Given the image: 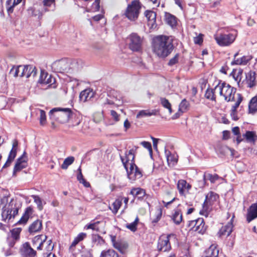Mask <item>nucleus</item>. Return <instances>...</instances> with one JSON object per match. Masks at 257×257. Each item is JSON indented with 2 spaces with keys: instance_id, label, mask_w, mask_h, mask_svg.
Returning a JSON list of instances; mask_svg holds the SVG:
<instances>
[{
  "instance_id": "1",
  "label": "nucleus",
  "mask_w": 257,
  "mask_h": 257,
  "mask_svg": "<svg viewBox=\"0 0 257 257\" xmlns=\"http://www.w3.org/2000/svg\"><path fill=\"white\" fill-rule=\"evenodd\" d=\"M173 39L166 36H158L153 40L154 52L160 57L165 58L173 51Z\"/></svg>"
},
{
  "instance_id": "2",
  "label": "nucleus",
  "mask_w": 257,
  "mask_h": 257,
  "mask_svg": "<svg viewBox=\"0 0 257 257\" xmlns=\"http://www.w3.org/2000/svg\"><path fill=\"white\" fill-rule=\"evenodd\" d=\"M134 152V150L131 149L128 152H125V158L120 156V160L127 172L128 179L133 181L140 179L142 177V171L135 163Z\"/></svg>"
},
{
  "instance_id": "3",
  "label": "nucleus",
  "mask_w": 257,
  "mask_h": 257,
  "mask_svg": "<svg viewBox=\"0 0 257 257\" xmlns=\"http://www.w3.org/2000/svg\"><path fill=\"white\" fill-rule=\"evenodd\" d=\"M71 115L72 112L68 108L55 107L49 112L50 119L61 123L67 122Z\"/></svg>"
},
{
  "instance_id": "4",
  "label": "nucleus",
  "mask_w": 257,
  "mask_h": 257,
  "mask_svg": "<svg viewBox=\"0 0 257 257\" xmlns=\"http://www.w3.org/2000/svg\"><path fill=\"white\" fill-rule=\"evenodd\" d=\"M141 9V5L139 1L134 0L127 6L124 15L130 21H135L138 18Z\"/></svg>"
},
{
  "instance_id": "5",
  "label": "nucleus",
  "mask_w": 257,
  "mask_h": 257,
  "mask_svg": "<svg viewBox=\"0 0 257 257\" xmlns=\"http://www.w3.org/2000/svg\"><path fill=\"white\" fill-rule=\"evenodd\" d=\"M19 209V208L16 204L12 203V201H11L7 206L3 208L2 213L3 220L6 221L8 219L9 221H10L18 215Z\"/></svg>"
},
{
  "instance_id": "6",
  "label": "nucleus",
  "mask_w": 257,
  "mask_h": 257,
  "mask_svg": "<svg viewBox=\"0 0 257 257\" xmlns=\"http://www.w3.org/2000/svg\"><path fill=\"white\" fill-rule=\"evenodd\" d=\"M129 48L134 52H140L142 49L143 39L138 34L132 33L127 38Z\"/></svg>"
},
{
  "instance_id": "7",
  "label": "nucleus",
  "mask_w": 257,
  "mask_h": 257,
  "mask_svg": "<svg viewBox=\"0 0 257 257\" xmlns=\"http://www.w3.org/2000/svg\"><path fill=\"white\" fill-rule=\"evenodd\" d=\"M51 69L56 73L71 72L69 62L66 59H62L54 62L51 65Z\"/></svg>"
},
{
  "instance_id": "8",
  "label": "nucleus",
  "mask_w": 257,
  "mask_h": 257,
  "mask_svg": "<svg viewBox=\"0 0 257 257\" xmlns=\"http://www.w3.org/2000/svg\"><path fill=\"white\" fill-rule=\"evenodd\" d=\"M217 198L218 195L217 194L211 191L209 192L206 196L205 200L203 204V209L200 211V214L207 216L208 214V212L210 210V207L212 205L213 202L216 200Z\"/></svg>"
},
{
  "instance_id": "9",
  "label": "nucleus",
  "mask_w": 257,
  "mask_h": 257,
  "mask_svg": "<svg viewBox=\"0 0 257 257\" xmlns=\"http://www.w3.org/2000/svg\"><path fill=\"white\" fill-rule=\"evenodd\" d=\"M214 37L217 43L220 46H229L234 42L235 39L232 34H220L215 35Z\"/></svg>"
},
{
  "instance_id": "10",
  "label": "nucleus",
  "mask_w": 257,
  "mask_h": 257,
  "mask_svg": "<svg viewBox=\"0 0 257 257\" xmlns=\"http://www.w3.org/2000/svg\"><path fill=\"white\" fill-rule=\"evenodd\" d=\"M108 96L110 99L107 98L105 103L108 104H115L117 106L121 105L123 103L122 97L120 93L115 90H111L108 93Z\"/></svg>"
},
{
  "instance_id": "11",
  "label": "nucleus",
  "mask_w": 257,
  "mask_h": 257,
  "mask_svg": "<svg viewBox=\"0 0 257 257\" xmlns=\"http://www.w3.org/2000/svg\"><path fill=\"white\" fill-rule=\"evenodd\" d=\"M172 234L161 236L158 241L157 248L160 251L167 252L171 250V246L170 242V237Z\"/></svg>"
},
{
  "instance_id": "12",
  "label": "nucleus",
  "mask_w": 257,
  "mask_h": 257,
  "mask_svg": "<svg viewBox=\"0 0 257 257\" xmlns=\"http://www.w3.org/2000/svg\"><path fill=\"white\" fill-rule=\"evenodd\" d=\"M224 89V91L223 96L224 97V99L228 102L234 101V95L236 92V88L231 87L229 84L225 83Z\"/></svg>"
},
{
  "instance_id": "13",
  "label": "nucleus",
  "mask_w": 257,
  "mask_h": 257,
  "mask_svg": "<svg viewBox=\"0 0 257 257\" xmlns=\"http://www.w3.org/2000/svg\"><path fill=\"white\" fill-rule=\"evenodd\" d=\"M20 253L22 257H34L36 254V251L34 250L28 242L24 243L20 249Z\"/></svg>"
},
{
  "instance_id": "14",
  "label": "nucleus",
  "mask_w": 257,
  "mask_h": 257,
  "mask_svg": "<svg viewBox=\"0 0 257 257\" xmlns=\"http://www.w3.org/2000/svg\"><path fill=\"white\" fill-rule=\"evenodd\" d=\"M25 153L20 158H19L16 161L13 170V176H16V173L22 170L23 169L25 168L27 166V161L24 158V156Z\"/></svg>"
},
{
  "instance_id": "15",
  "label": "nucleus",
  "mask_w": 257,
  "mask_h": 257,
  "mask_svg": "<svg viewBox=\"0 0 257 257\" xmlns=\"http://www.w3.org/2000/svg\"><path fill=\"white\" fill-rule=\"evenodd\" d=\"M238 54L239 53L237 52L234 55V60L231 63L232 65H246L252 59V57L250 55L243 56L240 58H237Z\"/></svg>"
},
{
  "instance_id": "16",
  "label": "nucleus",
  "mask_w": 257,
  "mask_h": 257,
  "mask_svg": "<svg viewBox=\"0 0 257 257\" xmlns=\"http://www.w3.org/2000/svg\"><path fill=\"white\" fill-rule=\"evenodd\" d=\"M256 73L254 71H249L245 74V79L243 81L247 87L252 88L256 85Z\"/></svg>"
},
{
  "instance_id": "17",
  "label": "nucleus",
  "mask_w": 257,
  "mask_h": 257,
  "mask_svg": "<svg viewBox=\"0 0 257 257\" xmlns=\"http://www.w3.org/2000/svg\"><path fill=\"white\" fill-rule=\"evenodd\" d=\"M257 218V202L252 204L247 209L246 220L250 222Z\"/></svg>"
},
{
  "instance_id": "18",
  "label": "nucleus",
  "mask_w": 257,
  "mask_h": 257,
  "mask_svg": "<svg viewBox=\"0 0 257 257\" xmlns=\"http://www.w3.org/2000/svg\"><path fill=\"white\" fill-rule=\"evenodd\" d=\"M218 179H219V176L217 174H215L214 175H212L210 173H205L203 175V180L200 181L199 182V183H200L199 187L200 188L203 187L205 185L207 180H209L211 183H214Z\"/></svg>"
},
{
  "instance_id": "19",
  "label": "nucleus",
  "mask_w": 257,
  "mask_h": 257,
  "mask_svg": "<svg viewBox=\"0 0 257 257\" xmlns=\"http://www.w3.org/2000/svg\"><path fill=\"white\" fill-rule=\"evenodd\" d=\"M232 220L233 218L225 225L220 228L218 232L220 236L223 235L228 236L230 235L233 228Z\"/></svg>"
},
{
  "instance_id": "20",
  "label": "nucleus",
  "mask_w": 257,
  "mask_h": 257,
  "mask_svg": "<svg viewBox=\"0 0 257 257\" xmlns=\"http://www.w3.org/2000/svg\"><path fill=\"white\" fill-rule=\"evenodd\" d=\"M219 249L217 245H211L204 252L203 257H218Z\"/></svg>"
},
{
  "instance_id": "21",
  "label": "nucleus",
  "mask_w": 257,
  "mask_h": 257,
  "mask_svg": "<svg viewBox=\"0 0 257 257\" xmlns=\"http://www.w3.org/2000/svg\"><path fill=\"white\" fill-rule=\"evenodd\" d=\"M33 212V208L31 206L27 207L21 219L16 223V224H25L30 217Z\"/></svg>"
},
{
  "instance_id": "22",
  "label": "nucleus",
  "mask_w": 257,
  "mask_h": 257,
  "mask_svg": "<svg viewBox=\"0 0 257 257\" xmlns=\"http://www.w3.org/2000/svg\"><path fill=\"white\" fill-rule=\"evenodd\" d=\"M191 185L187 183L186 181L185 180H180L178 182L177 188L179 190V194L181 195H185V190H187L188 191L191 189Z\"/></svg>"
},
{
  "instance_id": "23",
  "label": "nucleus",
  "mask_w": 257,
  "mask_h": 257,
  "mask_svg": "<svg viewBox=\"0 0 257 257\" xmlns=\"http://www.w3.org/2000/svg\"><path fill=\"white\" fill-rule=\"evenodd\" d=\"M94 95V92L90 89H86L81 92L79 98L81 101L85 102L90 100Z\"/></svg>"
},
{
  "instance_id": "24",
  "label": "nucleus",
  "mask_w": 257,
  "mask_h": 257,
  "mask_svg": "<svg viewBox=\"0 0 257 257\" xmlns=\"http://www.w3.org/2000/svg\"><path fill=\"white\" fill-rule=\"evenodd\" d=\"M130 194L133 195L134 198L137 197L138 199L142 200L146 195V193L144 189L138 187L132 188Z\"/></svg>"
},
{
  "instance_id": "25",
  "label": "nucleus",
  "mask_w": 257,
  "mask_h": 257,
  "mask_svg": "<svg viewBox=\"0 0 257 257\" xmlns=\"http://www.w3.org/2000/svg\"><path fill=\"white\" fill-rule=\"evenodd\" d=\"M42 227V221L37 219L34 221L29 227V232L30 234L40 231Z\"/></svg>"
},
{
  "instance_id": "26",
  "label": "nucleus",
  "mask_w": 257,
  "mask_h": 257,
  "mask_svg": "<svg viewBox=\"0 0 257 257\" xmlns=\"http://www.w3.org/2000/svg\"><path fill=\"white\" fill-rule=\"evenodd\" d=\"M145 17L148 21V25L154 27L156 24V14L153 11L147 10L145 12Z\"/></svg>"
},
{
  "instance_id": "27",
  "label": "nucleus",
  "mask_w": 257,
  "mask_h": 257,
  "mask_svg": "<svg viewBox=\"0 0 257 257\" xmlns=\"http://www.w3.org/2000/svg\"><path fill=\"white\" fill-rule=\"evenodd\" d=\"M197 224H199L200 226H196L195 228L193 229V231H196L198 233L203 234L207 229V226L205 225L203 219L201 218H198Z\"/></svg>"
},
{
  "instance_id": "28",
  "label": "nucleus",
  "mask_w": 257,
  "mask_h": 257,
  "mask_svg": "<svg viewBox=\"0 0 257 257\" xmlns=\"http://www.w3.org/2000/svg\"><path fill=\"white\" fill-rule=\"evenodd\" d=\"M158 112L157 109L150 110H140L137 114V118H140L145 116H150L152 115H156Z\"/></svg>"
},
{
  "instance_id": "29",
  "label": "nucleus",
  "mask_w": 257,
  "mask_h": 257,
  "mask_svg": "<svg viewBox=\"0 0 257 257\" xmlns=\"http://www.w3.org/2000/svg\"><path fill=\"white\" fill-rule=\"evenodd\" d=\"M165 155L169 166H174L177 163L178 159L176 155L172 154L170 151L166 150H165Z\"/></svg>"
},
{
  "instance_id": "30",
  "label": "nucleus",
  "mask_w": 257,
  "mask_h": 257,
  "mask_svg": "<svg viewBox=\"0 0 257 257\" xmlns=\"http://www.w3.org/2000/svg\"><path fill=\"white\" fill-rule=\"evenodd\" d=\"M38 6H34L33 7L30 8L28 9V11L32 15L36 17H38V18H40L42 16L43 11L45 12L48 11L49 10L46 8H44V10L40 11V10L37 8Z\"/></svg>"
},
{
  "instance_id": "31",
  "label": "nucleus",
  "mask_w": 257,
  "mask_h": 257,
  "mask_svg": "<svg viewBox=\"0 0 257 257\" xmlns=\"http://www.w3.org/2000/svg\"><path fill=\"white\" fill-rule=\"evenodd\" d=\"M22 0H7L6 2V8L8 13L10 14L14 11V8L19 4Z\"/></svg>"
},
{
  "instance_id": "32",
  "label": "nucleus",
  "mask_w": 257,
  "mask_h": 257,
  "mask_svg": "<svg viewBox=\"0 0 257 257\" xmlns=\"http://www.w3.org/2000/svg\"><path fill=\"white\" fill-rule=\"evenodd\" d=\"M47 236L43 235H40L35 236L33 239V244L37 242H40L39 246L37 247L38 250H41L43 243L46 241L47 239Z\"/></svg>"
},
{
  "instance_id": "33",
  "label": "nucleus",
  "mask_w": 257,
  "mask_h": 257,
  "mask_svg": "<svg viewBox=\"0 0 257 257\" xmlns=\"http://www.w3.org/2000/svg\"><path fill=\"white\" fill-rule=\"evenodd\" d=\"M172 219L176 224H179L182 221V214L179 209L177 208L175 210Z\"/></svg>"
},
{
  "instance_id": "34",
  "label": "nucleus",
  "mask_w": 257,
  "mask_h": 257,
  "mask_svg": "<svg viewBox=\"0 0 257 257\" xmlns=\"http://www.w3.org/2000/svg\"><path fill=\"white\" fill-rule=\"evenodd\" d=\"M17 155V150H15L14 149H12L11 150L8 159L3 167V169L9 167L12 161L14 160Z\"/></svg>"
},
{
  "instance_id": "35",
  "label": "nucleus",
  "mask_w": 257,
  "mask_h": 257,
  "mask_svg": "<svg viewBox=\"0 0 257 257\" xmlns=\"http://www.w3.org/2000/svg\"><path fill=\"white\" fill-rule=\"evenodd\" d=\"M214 88H208L205 93V97L206 99L212 101H216V96L215 95Z\"/></svg>"
},
{
  "instance_id": "36",
  "label": "nucleus",
  "mask_w": 257,
  "mask_h": 257,
  "mask_svg": "<svg viewBox=\"0 0 257 257\" xmlns=\"http://www.w3.org/2000/svg\"><path fill=\"white\" fill-rule=\"evenodd\" d=\"M78 173L77 174V179L78 181L79 182V183L83 184V185L86 187H89V183L87 182L83 178V175L81 172V166H80L78 169Z\"/></svg>"
},
{
  "instance_id": "37",
  "label": "nucleus",
  "mask_w": 257,
  "mask_h": 257,
  "mask_svg": "<svg viewBox=\"0 0 257 257\" xmlns=\"http://www.w3.org/2000/svg\"><path fill=\"white\" fill-rule=\"evenodd\" d=\"M249 111L251 113L257 111V96L253 97L249 104Z\"/></svg>"
},
{
  "instance_id": "38",
  "label": "nucleus",
  "mask_w": 257,
  "mask_h": 257,
  "mask_svg": "<svg viewBox=\"0 0 257 257\" xmlns=\"http://www.w3.org/2000/svg\"><path fill=\"white\" fill-rule=\"evenodd\" d=\"M32 70V65H28L23 66V68L21 70V73L20 74V77L26 76L27 78L31 77V71Z\"/></svg>"
},
{
  "instance_id": "39",
  "label": "nucleus",
  "mask_w": 257,
  "mask_h": 257,
  "mask_svg": "<svg viewBox=\"0 0 257 257\" xmlns=\"http://www.w3.org/2000/svg\"><path fill=\"white\" fill-rule=\"evenodd\" d=\"M21 231L22 229L21 228H14L11 230V235L8 236L13 238V239L18 241L20 239V234Z\"/></svg>"
},
{
  "instance_id": "40",
  "label": "nucleus",
  "mask_w": 257,
  "mask_h": 257,
  "mask_svg": "<svg viewBox=\"0 0 257 257\" xmlns=\"http://www.w3.org/2000/svg\"><path fill=\"white\" fill-rule=\"evenodd\" d=\"M100 257H120L113 249H108L107 250H103L100 255Z\"/></svg>"
},
{
  "instance_id": "41",
  "label": "nucleus",
  "mask_w": 257,
  "mask_h": 257,
  "mask_svg": "<svg viewBox=\"0 0 257 257\" xmlns=\"http://www.w3.org/2000/svg\"><path fill=\"white\" fill-rule=\"evenodd\" d=\"M166 20L167 23L171 26L172 27H173L174 26H176L177 24V21L176 18L175 16L171 15V14H168L166 16Z\"/></svg>"
},
{
  "instance_id": "42",
  "label": "nucleus",
  "mask_w": 257,
  "mask_h": 257,
  "mask_svg": "<svg viewBox=\"0 0 257 257\" xmlns=\"http://www.w3.org/2000/svg\"><path fill=\"white\" fill-rule=\"evenodd\" d=\"M23 66L20 65L17 67H13L10 71V74L14 77L20 76Z\"/></svg>"
},
{
  "instance_id": "43",
  "label": "nucleus",
  "mask_w": 257,
  "mask_h": 257,
  "mask_svg": "<svg viewBox=\"0 0 257 257\" xmlns=\"http://www.w3.org/2000/svg\"><path fill=\"white\" fill-rule=\"evenodd\" d=\"M74 161V157L72 156L66 158L61 165V168L67 169L69 166L71 165Z\"/></svg>"
},
{
  "instance_id": "44",
  "label": "nucleus",
  "mask_w": 257,
  "mask_h": 257,
  "mask_svg": "<svg viewBox=\"0 0 257 257\" xmlns=\"http://www.w3.org/2000/svg\"><path fill=\"white\" fill-rule=\"evenodd\" d=\"M139 220L138 217H137L134 222L130 224H127L126 227L131 231L135 232L137 230V225L139 222Z\"/></svg>"
},
{
  "instance_id": "45",
  "label": "nucleus",
  "mask_w": 257,
  "mask_h": 257,
  "mask_svg": "<svg viewBox=\"0 0 257 257\" xmlns=\"http://www.w3.org/2000/svg\"><path fill=\"white\" fill-rule=\"evenodd\" d=\"M189 106V102L186 99H184L182 100V101L179 104V111H181V112H184L188 109Z\"/></svg>"
},
{
  "instance_id": "46",
  "label": "nucleus",
  "mask_w": 257,
  "mask_h": 257,
  "mask_svg": "<svg viewBox=\"0 0 257 257\" xmlns=\"http://www.w3.org/2000/svg\"><path fill=\"white\" fill-rule=\"evenodd\" d=\"M31 197L33 198L34 202L37 205V207L39 210H42L43 208L42 201L39 196L32 195Z\"/></svg>"
},
{
  "instance_id": "47",
  "label": "nucleus",
  "mask_w": 257,
  "mask_h": 257,
  "mask_svg": "<svg viewBox=\"0 0 257 257\" xmlns=\"http://www.w3.org/2000/svg\"><path fill=\"white\" fill-rule=\"evenodd\" d=\"M243 136L246 140L249 142H254L255 141L254 137H256L255 134L253 132L247 131Z\"/></svg>"
},
{
  "instance_id": "48",
  "label": "nucleus",
  "mask_w": 257,
  "mask_h": 257,
  "mask_svg": "<svg viewBox=\"0 0 257 257\" xmlns=\"http://www.w3.org/2000/svg\"><path fill=\"white\" fill-rule=\"evenodd\" d=\"M92 241L97 244L102 245L104 243V240L98 234H94L92 235Z\"/></svg>"
},
{
  "instance_id": "49",
  "label": "nucleus",
  "mask_w": 257,
  "mask_h": 257,
  "mask_svg": "<svg viewBox=\"0 0 257 257\" xmlns=\"http://www.w3.org/2000/svg\"><path fill=\"white\" fill-rule=\"evenodd\" d=\"M232 133L234 135L237 136L236 137V141L237 144H239L241 141L242 139L241 138V135L240 133L239 128L238 126L234 127L232 130Z\"/></svg>"
},
{
  "instance_id": "50",
  "label": "nucleus",
  "mask_w": 257,
  "mask_h": 257,
  "mask_svg": "<svg viewBox=\"0 0 257 257\" xmlns=\"http://www.w3.org/2000/svg\"><path fill=\"white\" fill-rule=\"evenodd\" d=\"M43 75H44V74H42L41 73L39 80V82L40 83H43V84H50L51 83V80L50 81V79H51L50 76H48V75L47 74L45 76V78L43 79Z\"/></svg>"
},
{
  "instance_id": "51",
  "label": "nucleus",
  "mask_w": 257,
  "mask_h": 257,
  "mask_svg": "<svg viewBox=\"0 0 257 257\" xmlns=\"http://www.w3.org/2000/svg\"><path fill=\"white\" fill-rule=\"evenodd\" d=\"M225 82H221V81L219 80L218 84L214 87L215 90H216L218 88L219 89V94L221 96H223V93L224 91V86H225Z\"/></svg>"
},
{
  "instance_id": "52",
  "label": "nucleus",
  "mask_w": 257,
  "mask_h": 257,
  "mask_svg": "<svg viewBox=\"0 0 257 257\" xmlns=\"http://www.w3.org/2000/svg\"><path fill=\"white\" fill-rule=\"evenodd\" d=\"M99 221L90 222L89 224L86 225L84 227V228L86 229H91L93 230H98L99 228L97 226V225L99 224Z\"/></svg>"
},
{
  "instance_id": "53",
  "label": "nucleus",
  "mask_w": 257,
  "mask_h": 257,
  "mask_svg": "<svg viewBox=\"0 0 257 257\" xmlns=\"http://www.w3.org/2000/svg\"><path fill=\"white\" fill-rule=\"evenodd\" d=\"M162 214V210L161 208H159L156 212L155 217L152 219V223H156L161 219Z\"/></svg>"
},
{
  "instance_id": "54",
  "label": "nucleus",
  "mask_w": 257,
  "mask_h": 257,
  "mask_svg": "<svg viewBox=\"0 0 257 257\" xmlns=\"http://www.w3.org/2000/svg\"><path fill=\"white\" fill-rule=\"evenodd\" d=\"M46 122V115L45 111L43 110H40V123L42 125L45 124Z\"/></svg>"
},
{
  "instance_id": "55",
  "label": "nucleus",
  "mask_w": 257,
  "mask_h": 257,
  "mask_svg": "<svg viewBox=\"0 0 257 257\" xmlns=\"http://www.w3.org/2000/svg\"><path fill=\"white\" fill-rule=\"evenodd\" d=\"M237 95L238 96L237 100L236 102L235 103V104L233 105H232L231 109V110H232L233 111H236L237 108L239 106V104H240L242 100V98L240 94L238 93Z\"/></svg>"
},
{
  "instance_id": "56",
  "label": "nucleus",
  "mask_w": 257,
  "mask_h": 257,
  "mask_svg": "<svg viewBox=\"0 0 257 257\" xmlns=\"http://www.w3.org/2000/svg\"><path fill=\"white\" fill-rule=\"evenodd\" d=\"M141 144L145 148L147 149L149 152V154L152 157L153 150L151 144L150 142L144 141Z\"/></svg>"
},
{
  "instance_id": "57",
  "label": "nucleus",
  "mask_w": 257,
  "mask_h": 257,
  "mask_svg": "<svg viewBox=\"0 0 257 257\" xmlns=\"http://www.w3.org/2000/svg\"><path fill=\"white\" fill-rule=\"evenodd\" d=\"M179 56V54H176L173 58H171L169 60V61L168 63V65L172 66H173L174 65L177 64L178 62Z\"/></svg>"
},
{
  "instance_id": "58",
  "label": "nucleus",
  "mask_w": 257,
  "mask_h": 257,
  "mask_svg": "<svg viewBox=\"0 0 257 257\" xmlns=\"http://www.w3.org/2000/svg\"><path fill=\"white\" fill-rule=\"evenodd\" d=\"M160 100L162 105L166 108H168L171 105L169 100L165 98L161 97Z\"/></svg>"
},
{
  "instance_id": "59",
  "label": "nucleus",
  "mask_w": 257,
  "mask_h": 257,
  "mask_svg": "<svg viewBox=\"0 0 257 257\" xmlns=\"http://www.w3.org/2000/svg\"><path fill=\"white\" fill-rule=\"evenodd\" d=\"M44 7H51L55 6V0H43Z\"/></svg>"
},
{
  "instance_id": "60",
  "label": "nucleus",
  "mask_w": 257,
  "mask_h": 257,
  "mask_svg": "<svg viewBox=\"0 0 257 257\" xmlns=\"http://www.w3.org/2000/svg\"><path fill=\"white\" fill-rule=\"evenodd\" d=\"M243 70L242 69H239L237 72L236 76H235V73L233 75V77L234 79L238 82V84H239L240 81L241 80V75L242 74Z\"/></svg>"
},
{
  "instance_id": "61",
  "label": "nucleus",
  "mask_w": 257,
  "mask_h": 257,
  "mask_svg": "<svg viewBox=\"0 0 257 257\" xmlns=\"http://www.w3.org/2000/svg\"><path fill=\"white\" fill-rule=\"evenodd\" d=\"M196 224H197V219L189 221L187 225L190 227V230H193V229L195 228Z\"/></svg>"
},
{
  "instance_id": "62",
  "label": "nucleus",
  "mask_w": 257,
  "mask_h": 257,
  "mask_svg": "<svg viewBox=\"0 0 257 257\" xmlns=\"http://www.w3.org/2000/svg\"><path fill=\"white\" fill-rule=\"evenodd\" d=\"M86 236V234L85 233L81 232L78 234V235L75 237L74 239L76 240L77 241L79 242L80 241L83 240Z\"/></svg>"
},
{
  "instance_id": "63",
  "label": "nucleus",
  "mask_w": 257,
  "mask_h": 257,
  "mask_svg": "<svg viewBox=\"0 0 257 257\" xmlns=\"http://www.w3.org/2000/svg\"><path fill=\"white\" fill-rule=\"evenodd\" d=\"M7 241L8 244L9 246H10V247H14L16 242L17 241H18L16 240L13 239V238H12V237H11L9 236L7 237Z\"/></svg>"
},
{
  "instance_id": "64",
  "label": "nucleus",
  "mask_w": 257,
  "mask_h": 257,
  "mask_svg": "<svg viewBox=\"0 0 257 257\" xmlns=\"http://www.w3.org/2000/svg\"><path fill=\"white\" fill-rule=\"evenodd\" d=\"M194 42L196 44H201L203 42L202 35L200 34L199 36L194 38Z\"/></svg>"
}]
</instances>
